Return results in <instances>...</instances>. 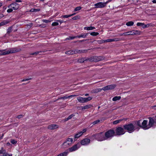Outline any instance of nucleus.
Segmentation results:
<instances>
[{
  "mask_svg": "<svg viewBox=\"0 0 156 156\" xmlns=\"http://www.w3.org/2000/svg\"><path fill=\"white\" fill-rule=\"evenodd\" d=\"M12 27H10L8 28L7 30V33L6 34H9L12 31Z\"/></svg>",
  "mask_w": 156,
  "mask_h": 156,
  "instance_id": "obj_28",
  "label": "nucleus"
},
{
  "mask_svg": "<svg viewBox=\"0 0 156 156\" xmlns=\"http://www.w3.org/2000/svg\"><path fill=\"white\" fill-rule=\"evenodd\" d=\"M90 138L93 139H96L98 141H100L105 140V135L103 134V132L93 134L90 136Z\"/></svg>",
  "mask_w": 156,
  "mask_h": 156,
  "instance_id": "obj_1",
  "label": "nucleus"
},
{
  "mask_svg": "<svg viewBox=\"0 0 156 156\" xmlns=\"http://www.w3.org/2000/svg\"><path fill=\"white\" fill-rule=\"evenodd\" d=\"M88 34V33H83L81 34L80 35H78L76 36V37H77L79 38L80 37L85 38L86 37Z\"/></svg>",
  "mask_w": 156,
  "mask_h": 156,
  "instance_id": "obj_21",
  "label": "nucleus"
},
{
  "mask_svg": "<svg viewBox=\"0 0 156 156\" xmlns=\"http://www.w3.org/2000/svg\"><path fill=\"white\" fill-rule=\"evenodd\" d=\"M76 96V95H71L70 96H68L67 95H66L65 96L58 98L57 99L55 100L54 101L55 102L57 100L61 99H63V100L66 99L67 98H71Z\"/></svg>",
  "mask_w": 156,
  "mask_h": 156,
  "instance_id": "obj_15",
  "label": "nucleus"
},
{
  "mask_svg": "<svg viewBox=\"0 0 156 156\" xmlns=\"http://www.w3.org/2000/svg\"><path fill=\"white\" fill-rule=\"evenodd\" d=\"M9 22L8 20H4V21L1 22V24L2 26H3L9 23Z\"/></svg>",
  "mask_w": 156,
  "mask_h": 156,
  "instance_id": "obj_32",
  "label": "nucleus"
},
{
  "mask_svg": "<svg viewBox=\"0 0 156 156\" xmlns=\"http://www.w3.org/2000/svg\"><path fill=\"white\" fill-rule=\"evenodd\" d=\"M80 16H76L72 18V19L73 20H77L80 18Z\"/></svg>",
  "mask_w": 156,
  "mask_h": 156,
  "instance_id": "obj_40",
  "label": "nucleus"
},
{
  "mask_svg": "<svg viewBox=\"0 0 156 156\" xmlns=\"http://www.w3.org/2000/svg\"><path fill=\"white\" fill-rule=\"evenodd\" d=\"M42 52H45V51H37V52H34L33 53L30 54L31 55H37L38 54H39V55H41V54L40 53H42Z\"/></svg>",
  "mask_w": 156,
  "mask_h": 156,
  "instance_id": "obj_27",
  "label": "nucleus"
},
{
  "mask_svg": "<svg viewBox=\"0 0 156 156\" xmlns=\"http://www.w3.org/2000/svg\"><path fill=\"white\" fill-rule=\"evenodd\" d=\"M105 58L102 56H94V62H98L104 59Z\"/></svg>",
  "mask_w": 156,
  "mask_h": 156,
  "instance_id": "obj_14",
  "label": "nucleus"
},
{
  "mask_svg": "<svg viewBox=\"0 0 156 156\" xmlns=\"http://www.w3.org/2000/svg\"><path fill=\"white\" fill-rule=\"evenodd\" d=\"M21 51V49L20 48L16 47L9 48L7 51H6V54L8 55L10 54L13 53L18 52Z\"/></svg>",
  "mask_w": 156,
  "mask_h": 156,
  "instance_id": "obj_5",
  "label": "nucleus"
},
{
  "mask_svg": "<svg viewBox=\"0 0 156 156\" xmlns=\"http://www.w3.org/2000/svg\"><path fill=\"white\" fill-rule=\"evenodd\" d=\"M149 126H153L154 124H156V115L154 117H149Z\"/></svg>",
  "mask_w": 156,
  "mask_h": 156,
  "instance_id": "obj_8",
  "label": "nucleus"
},
{
  "mask_svg": "<svg viewBox=\"0 0 156 156\" xmlns=\"http://www.w3.org/2000/svg\"><path fill=\"white\" fill-rule=\"evenodd\" d=\"M76 38H77V37H76V36L74 37H70V40H72Z\"/></svg>",
  "mask_w": 156,
  "mask_h": 156,
  "instance_id": "obj_58",
  "label": "nucleus"
},
{
  "mask_svg": "<svg viewBox=\"0 0 156 156\" xmlns=\"http://www.w3.org/2000/svg\"><path fill=\"white\" fill-rule=\"evenodd\" d=\"M98 42L100 44L102 43L103 42V40H101L98 41Z\"/></svg>",
  "mask_w": 156,
  "mask_h": 156,
  "instance_id": "obj_59",
  "label": "nucleus"
},
{
  "mask_svg": "<svg viewBox=\"0 0 156 156\" xmlns=\"http://www.w3.org/2000/svg\"><path fill=\"white\" fill-rule=\"evenodd\" d=\"M95 29L94 27H85L84 28V30H91Z\"/></svg>",
  "mask_w": 156,
  "mask_h": 156,
  "instance_id": "obj_24",
  "label": "nucleus"
},
{
  "mask_svg": "<svg viewBox=\"0 0 156 156\" xmlns=\"http://www.w3.org/2000/svg\"><path fill=\"white\" fill-rule=\"evenodd\" d=\"M75 50L76 51H77L75 53H86L87 52V50H79L76 49Z\"/></svg>",
  "mask_w": 156,
  "mask_h": 156,
  "instance_id": "obj_25",
  "label": "nucleus"
},
{
  "mask_svg": "<svg viewBox=\"0 0 156 156\" xmlns=\"http://www.w3.org/2000/svg\"><path fill=\"white\" fill-rule=\"evenodd\" d=\"M40 11V9H31L30 10V12H38L39 11Z\"/></svg>",
  "mask_w": 156,
  "mask_h": 156,
  "instance_id": "obj_37",
  "label": "nucleus"
},
{
  "mask_svg": "<svg viewBox=\"0 0 156 156\" xmlns=\"http://www.w3.org/2000/svg\"><path fill=\"white\" fill-rule=\"evenodd\" d=\"M87 60L86 59V58H80L79 59L78 61V62L80 63H83L85 61H86Z\"/></svg>",
  "mask_w": 156,
  "mask_h": 156,
  "instance_id": "obj_26",
  "label": "nucleus"
},
{
  "mask_svg": "<svg viewBox=\"0 0 156 156\" xmlns=\"http://www.w3.org/2000/svg\"><path fill=\"white\" fill-rule=\"evenodd\" d=\"M46 26V25L45 24H40L39 25V27H41L42 28H44Z\"/></svg>",
  "mask_w": 156,
  "mask_h": 156,
  "instance_id": "obj_49",
  "label": "nucleus"
},
{
  "mask_svg": "<svg viewBox=\"0 0 156 156\" xmlns=\"http://www.w3.org/2000/svg\"><path fill=\"white\" fill-rule=\"evenodd\" d=\"M136 25L138 26H142L143 27V25H144V23H137Z\"/></svg>",
  "mask_w": 156,
  "mask_h": 156,
  "instance_id": "obj_46",
  "label": "nucleus"
},
{
  "mask_svg": "<svg viewBox=\"0 0 156 156\" xmlns=\"http://www.w3.org/2000/svg\"><path fill=\"white\" fill-rule=\"evenodd\" d=\"M23 117V115H18L16 116V118L18 119H20L22 118Z\"/></svg>",
  "mask_w": 156,
  "mask_h": 156,
  "instance_id": "obj_56",
  "label": "nucleus"
},
{
  "mask_svg": "<svg viewBox=\"0 0 156 156\" xmlns=\"http://www.w3.org/2000/svg\"><path fill=\"white\" fill-rule=\"evenodd\" d=\"M94 92L95 93H96L98 92V88H97V89H95L94 91Z\"/></svg>",
  "mask_w": 156,
  "mask_h": 156,
  "instance_id": "obj_61",
  "label": "nucleus"
},
{
  "mask_svg": "<svg viewBox=\"0 0 156 156\" xmlns=\"http://www.w3.org/2000/svg\"><path fill=\"white\" fill-rule=\"evenodd\" d=\"M87 40V39H83V40H81L77 41H75L74 42H75V43H76V42H84V41H86Z\"/></svg>",
  "mask_w": 156,
  "mask_h": 156,
  "instance_id": "obj_45",
  "label": "nucleus"
},
{
  "mask_svg": "<svg viewBox=\"0 0 156 156\" xmlns=\"http://www.w3.org/2000/svg\"><path fill=\"white\" fill-rule=\"evenodd\" d=\"M31 79V78H25L23 80H22V81H27V80H30Z\"/></svg>",
  "mask_w": 156,
  "mask_h": 156,
  "instance_id": "obj_55",
  "label": "nucleus"
},
{
  "mask_svg": "<svg viewBox=\"0 0 156 156\" xmlns=\"http://www.w3.org/2000/svg\"><path fill=\"white\" fill-rule=\"evenodd\" d=\"M90 140L88 138H85L81 140L80 143L81 145H86L90 143Z\"/></svg>",
  "mask_w": 156,
  "mask_h": 156,
  "instance_id": "obj_13",
  "label": "nucleus"
},
{
  "mask_svg": "<svg viewBox=\"0 0 156 156\" xmlns=\"http://www.w3.org/2000/svg\"><path fill=\"white\" fill-rule=\"evenodd\" d=\"M99 34V33L98 32H91L90 33V35L93 36H96Z\"/></svg>",
  "mask_w": 156,
  "mask_h": 156,
  "instance_id": "obj_35",
  "label": "nucleus"
},
{
  "mask_svg": "<svg viewBox=\"0 0 156 156\" xmlns=\"http://www.w3.org/2000/svg\"><path fill=\"white\" fill-rule=\"evenodd\" d=\"M122 119H120L119 120H115L113 122V124H116L122 121Z\"/></svg>",
  "mask_w": 156,
  "mask_h": 156,
  "instance_id": "obj_38",
  "label": "nucleus"
},
{
  "mask_svg": "<svg viewBox=\"0 0 156 156\" xmlns=\"http://www.w3.org/2000/svg\"><path fill=\"white\" fill-rule=\"evenodd\" d=\"M149 25L150 24H148L146 25H145L144 24V25L143 26V27L144 28L148 27H149Z\"/></svg>",
  "mask_w": 156,
  "mask_h": 156,
  "instance_id": "obj_51",
  "label": "nucleus"
},
{
  "mask_svg": "<svg viewBox=\"0 0 156 156\" xmlns=\"http://www.w3.org/2000/svg\"><path fill=\"white\" fill-rule=\"evenodd\" d=\"M71 16V15H63L62 16V17L64 18H67L69 17H70Z\"/></svg>",
  "mask_w": 156,
  "mask_h": 156,
  "instance_id": "obj_50",
  "label": "nucleus"
},
{
  "mask_svg": "<svg viewBox=\"0 0 156 156\" xmlns=\"http://www.w3.org/2000/svg\"><path fill=\"white\" fill-rule=\"evenodd\" d=\"M121 98L120 96H115L113 98L112 100L113 101H115L118 100H119Z\"/></svg>",
  "mask_w": 156,
  "mask_h": 156,
  "instance_id": "obj_30",
  "label": "nucleus"
},
{
  "mask_svg": "<svg viewBox=\"0 0 156 156\" xmlns=\"http://www.w3.org/2000/svg\"><path fill=\"white\" fill-rule=\"evenodd\" d=\"M9 9H8L7 11L8 13L11 12L12 11V9L11 8H9Z\"/></svg>",
  "mask_w": 156,
  "mask_h": 156,
  "instance_id": "obj_54",
  "label": "nucleus"
},
{
  "mask_svg": "<svg viewBox=\"0 0 156 156\" xmlns=\"http://www.w3.org/2000/svg\"><path fill=\"white\" fill-rule=\"evenodd\" d=\"M112 1V0H109L108 1H107L106 2H105V3L106 5V4L107 3H108V2H111Z\"/></svg>",
  "mask_w": 156,
  "mask_h": 156,
  "instance_id": "obj_63",
  "label": "nucleus"
},
{
  "mask_svg": "<svg viewBox=\"0 0 156 156\" xmlns=\"http://www.w3.org/2000/svg\"><path fill=\"white\" fill-rule=\"evenodd\" d=\"M100 122V120H97L94 121L93 122L92 124H93V125H95L96 124Z\"/></svg>",
  "mask_w": 156,
  "mask_h": 156,
  "instance_id": "obj_39",
  "label": "nucleus"
},
{
  "mask_svg": "<svg viewBox=\"0 0 156 156\" xmlns=\"http://www.w3.org/2000/svg\"><path fill=\"white\" fill-rule=\"evenodd\" d=\"M73 139L72 138H68L66 140V141L63 144V145L64 146V148H66L70 146L72 143Z\"/></svg>",
  "mask_w": 156,
  "mask_h": 156,
  "instance_id": "obj_7",
  "label": "nucleus"
},
{
  "mask_svg": "<svg viewBox=\"0 0 156 156\" xmlns=\"http://www.w3.org/2000/svg\"><path fill=\"white\" fill-rule=\"evenodd\" d=\"M42 21L44 23H48L50 22V20H44V19Z\"/></svg>",
  "mask_w": 156,
  "mask_h": 156,
  "instance_id": "obj_53",
  "label": "nucleus"
},
{
  "mask_svg": "<svg viewBox=\"0 0 156 156\" xmlns=\"http://www.w3.org/2000/svg\"><path fill=\"white\" fill-rule=\"evenodd\" d=\"M68 153V152H64L58 155L57 156H66Z\"/></svg>",
  "mask_w": 156,
  "mask_h": 156,
  "instance_id": "obj_29",
  "label": "nucleus"
},
{
  "mask_svg": "<svg viewBox=\"0 0 156 156\" xmlns=\"http://www.w3.org/2000/svg\"><path fill=\"white\" fill-rule=\"evenodd\" d=\"M93 58L94 56L88 58H86V59L87 60L86 61H89L90 62H94Z\"/></svg>",
  "mask_w": 156,
  "mask_h": 156,
  "instance_id": "obj_33",
  "label": "nucleus"
},
{
  "mask_svg": "<svg viewBox=\"0 0 156 156\" xmlns=\"http://www.w3.org/2000/svg\"><path fill=\"white\" fill-rule=\"evenodd\" d=\"M95 8H103L106 5L105 2H99L94 4Z\"/></svg>",
  "mask_w": 156,
  "mask_h": 156,
  "instance_id": "obj_12",
  "label": "nucleus"
},
{
  "mask_svg": "<svg viewBox=\"0 0 156 156\" xmlns=\"http://www.w3.org/2000/svg\"><path fill=\"white\" fill-rule=\"evenodd\" d=\"M141 120H139L138 121H133V123L136 124V125L138 126L141 128Z\"/></svg>",
  "mask_w": 156,
  "mask_h": 156,
  "instance_id": "obj_22",
  "label": "nucleus"
},
{
  "mask_svg": "<svg viewBox=\"0 0 156 156\" xmlns=\"http://www.w3.org/2000/svg\"><path fill=\"white\" fill-rule=\"evenodd\" d=\"M116 87V85L114 84H112L107 85L102 88L103 90H112L114 89Z\"/></svg>",
  "mask_w": 156,
  "mask_h": 156,
  "instance_id": "obj_11",
  "label": "nucleus"
},
{
  "mask_svg": "<svg viewBox=\"0 0 156 156\" xmlns=\"http://www.w3.org/2000/svg\"><path fill=\"white\" fill-rule=\"evenodd\" d=\"M11 142L13 144H16L17 143V141L15 140L12 139L11 140Z\"/></svg>",
  "mask_w": 156,
  "mask_h": 156,
  "instance_id": "obj_42",
  "label": "nucleus"
},
{
  "mask_svg": "<svg viewBox=\"0 0 156 156\" xmlns=\"http://www.w3.org/2000/svg\"><path fill=\"white\" fill-rule=\"evenodd\" d=\"M129 33V31H128L127 32H125V33H124L122 34H120V36H123V35H126V34H128Z\"/></svg>",
  "mask_w": 156,
  "mask_h": 156,
  "instance_id": "obj_57",
  "label": "nucleus"
},
{
  "mask_svg": "<svg viewBox=\"0 0 156 156\" xmlns=\"http://www.w3.org/2000/svg\"><path fill=\"white\" fill-rule=\"evenodd\" d=\"M7 55L6 51H5L4 52H2L0 53V56L2 55Z\"/></svg>",
  "mask_w": 156,
  "mask_h": 156,
  "instance_id": "obj_52",
  "label": "nucleus"
},
{
  "mask_svg": "<svg viewBox=\"0 0 156 156\" xmlns=\"http://www.w3.org/2000/svg\"><path fill=\"white\" fill-rule=\"evenodd\" d=\"M134 22L133 21H130L127 22L126 23V25L128 26H130L133 25Z\"/></svg>",
  "mask_w": 156,
  "mask_h": 156,
  "instance_id": "obj_31",
  "label": "nucleus"
},
{
  "mask_svg": "<svg viewBox=\"0 0 156 156\" xmlns=\"http://www.w3.org/2000/svg\"><path fill=\"white\" fill-rule=\"evenodd\" d=\"M129 33H132L133 35H139L141 33L140 31L137 30H133L131 31H129Z\"/></svg>",
  "mask_w": 156,
  "mask_h": 156,
  "instance_id": "obj_17",
  "label": "nucleus"
},
{
  "mask_svg": "<svg viewBox=\"0 0 156 156\" xmlns=\"http://www.w3.org/2000/svg\"><path fill=\"white\" fill-rule=\"evenodd\" d=\"M87 129H83L82 131L80 132V134L82 135L83 133L86 132Z\"/></svg>",
  "mask_w": 156,
  "mask_h": 156,
  "instance_id": "obj_47",
  "label": "nucleus"
},
{
  "mask_svg": "<svg viewBox=\"0 0 156 156\" xmlns=\"http://www.w3.org/2000/svg\"><path fill=\"white\" fill-rule=\"evenodd\" d=\"M57 21L61 23H63L64 22V21L62 20H58Z\"/></svg>",
  "mask_w": 156,
  "mask_h": 156,
  "instance_id": "obj_62",
  "label": "nucleus"
},
{
  "mask_svg": "<svg viewBox=\"0 0 156 156\" xmlns=\"http://www.w3.org/2000/svg\"><path fill=\"white\" fill-rule=\"evenodd\" d=\"M115 132V136H120L124 134L126 131L123 127L119 126L116 127Z\"/></svg>",
  "mask_w": 156,
  "mask_h": 156,
  "instance_id": "obj_4",
  "label": "nucleus"
},
{
  "mask_svg": "<svg viewBox=\"0 0 156 156\" xmlns=\"http://www.w3.org/2000/svg\"><path fill=\"white\" fill-rule=\"evenodd\" d=\"M119 40V38H116L115 39H108L105 40V42H110L112 41H118Z\"/></svg>",
  "mask_w": 156,
  "mask_h": 156,
  "instance_id": "obj_20",
  "label": "nucleus"
},
{
  "mask_svg": "<svg viewBox=\"0 0 156 156\" xmlns=\"http://www.w3.org/2000/svg\"><path fill=\"white\" fill-rule=\"evenodd\" d=\"M80 144L79 143H78L72 147L69 148V151L70 152H72L77 150L80 147Z\"/></svg>",
  "mask_w": 156,
  "mask_h": 156,
  "instance_id": "obj_10",
  "label": "nucleus"
},
{
  "mask_svg": "<svg viewBox=\"0 0 156 156\" xmlns=\"http://www.w3.org/2000/svg\"><path fill=\"white\" fill-rule=\"evenodd\" d=\"M147 120H143V122H141V128L144 129H147L152 127V126H149V121L148 125H147Z\"/></svg>",
  "mask_w": 156,
  "mask_h": 156,
  "instance_id": "obj_6",
  "label": "nucleus"
},
{
  "mask_svg": "<svg viewBox=\"0 0 156 156\" xmlns=\"http://www.w3.org/2000/svg\"><path fill=\"white\" fill-rule=\"evenodd\" d=\"M84 98L85 102H86L91 100L92 99V98L91 97H88L87 98Z\"/></svg>",
  "mask_w": 156,
  "mask_h": 156,
  "instance_id": "obj_34",
  "label": "nucleus"
},
{
  "mask_svg": "<svg viewBox=\"0 0 156 156\" xmlns=\"http://www.w3.org/2000/svg\"><path fill=\"white\" fill-rule=\"evenodd\" d=\"M82 135L80 134V132L76 133L74 136L75 138H79L80 136H81Z\"/></svg>",
  "mask_w": 156,
  "mask_h": 156,
  "instance_id": "obj_36",
  "label": "nucleus"
},
{
  "mask_svg": "<svg viewBox=\"0 0 156 156\" xmlns=\"http://www.w3.org/2000/svg\"><path fill=\"white\" fill-rule=\"evenodd\" d=\"M81 9V7L80 6H78L76 7L74 9V11H77L80 10Z\"/></svg>",
  "mask_w": 156,
  "mask_h": 156,
  "instance_id": "obj_41",
  "label": "nucleus"
},
{
  "mask_svg": "<svg viewBox=\"0 0 156 156\" xmlns=\"http://www.w3.org/2000/svg\"><path fill=\"white\" fill-rule=\"evenodd\" d=\"M2 156H9V154L5 152L4 154Z\"/></svg>",
  "mask_w": 156,
  "mask_h": 156,
  "instance_id": "obj_60",
  "label": "nucleus"
},
{
  "mask_svg": "<svg viewBox=\"0 0 156 156\" xmlns=\"http://www.w3.org/2000/svg\"><path fill=\"white\" fill-rule=\"evenodd\" d=\"M77 99L79 102L81 103H83L85 102L84 98L79 97H77Z\"/></svg>",
  "mask_w": 156,
  "mask_h": 156,
  "instance_id": "obj_19",
  "label": "nucleus"
},
{
  "mask_svg": "<svg viewBox=\"0 0 156 156\" xmlns=\"http://www.w3.org/2000/svg\"><path fill=\"white\" fill-rule=\"evenodd\" d=\"M58 127V125L53 124L49 125L48 128L50 129L53 130L57 129Z\"/></svg>",
  "mask_w": 156,
  "mask_h": 156,
  "instance_id": "obj_16",
  "label": "nucleus"
},
{
  "mask_svg": "<svg viewBox=\"0 0 156 156\" xmlns=\"http://www.w3.org/2000/svg\"><path fill=\"white\" fill-rule=\"evenodd\" d=\"M4 16V15L3 14H0V19L2 18Z\"/></svg>",
  "mask_w": 156,
  "mask_h": 156,
  "instance_id": "obj_64",
  "label": "nucleus"
},
{
  "mask_svg": "<svg viewBox=\"0 0 156 156\" xmlns=\"http://www.w3.org/2000/svg\"><path fill=\"white\" fill-rule=\"evenodd\" d=\"M123 128L129 133H131L134 132L136 129L134 125L132 123H129L124 125L123 126Z\"/></svg>",
  "mask_w": 156,
  "mask_h": 156,
  "instance_id": "obj_2",
  "label": "nucleus"
},
{
  "mask_svg": "<svg viewBox=\"0 0 156 156\" xmlns=\"http://www.w3.org/2000/svg\"><path fill=\"white\" fill-rule=\"evenodd\" d=\"M58 25V22H54L51 25L52 26H55Z\"/></svg>",
  "mask_w": 156,
  "mask_h": 156,
  "instance_id": "obj_48",
  "label": "nucleus"
},
{
  "mask_svg": "<svg viewBox=\"0 0 156 156\" xmlns=\"http://www.w3.org/2000/svg\"><path fill=\"white\" fill-rule=\"evenodd\" d=\"M92 107H93V105H92L89 104L88 105H85L84 106L81 107V108H82V110H83V109H87L90 108Z\"/></svg>",
  "mask_w": 156,
  "mask_h": 156,
  "instance_id": "obj_23",
  "label": "nucleus"
},
{
  "mask_svg": "<svg viewBox=\"0 0 156 156\" xmlns=\"http://www.w3.org/2000/svg\"><path fill=\"white\" fill-rule=\"evenodd\" d=\"M3 147L2 148V150H0V154H4L5 152V150H3Z\"/></svg>",
  "mask_w": 156,
  "mask_h": 156,
  "instance_id": "obj_44",
  "label": "nucleus"
},
{
  "mask_svg": "<svg viewBox=\"0 0 156 156\" xmlns=\"http://www.w3.org/2000/svg\"><path fill=\"white\" fill-rule=\"evenodd\" d=\"M75 116V114H73L70 115H69L68 118L69 119V120L71 119L73 117Z\"/></svg>",
  "mask_w": 156,
  "mask_h": 156,
  "instance_id": "obj_43",
  "label": "nucleus"
},
{
  "mask_svg": "<svg viewBox=\"0 0 156 156\" xmlns=\"http://www.w3.org/2000/svg\"><path fill=\"white\" fill-rule=\"evenodd\" d=\"M8 7L12 8L14 10H17L19 8V5L16 2H13L9 5Z\"/></svg>",
  "mask_w": 156,
  "mask_h": 156,
  "instance_id": "obj_9",
  "label": "nucleus"
},
{
  "mask_svg": "<svg viewBox=\"0 0 156 156\" xmlns=\"http://www.w3.org/2000/svg\"><path fill=\"white\" fill-rule=\"evenodd\" d=\"M77 51H76L75 50H69L66 51L65 52V53L66 54H68L69 55H73Z\"/></svg>",
  "mask_w": 156,
  "mask_h": 156,
  "instance_id": "obj_18",
  "label": "nucleus"
},
{
  "mask_svg": "<svg viewBox=\"0 0 156 156\" xmlns=\"http://www.w3.org/2000/svg\"><path fill=\"white\" fill-rule=\"evenodd\" d=\"M105 140L108 139H111L114 136H115V131L113 129H110L105 133L104 134Z\"/></svg>",
  "mask_w": 156,
  "mask_h": 156,
  "instance_id": "obj_3",
  "label": "nucleus"
}]
</instances>
